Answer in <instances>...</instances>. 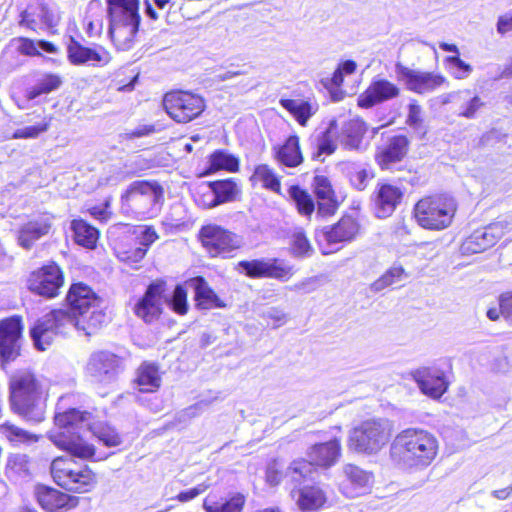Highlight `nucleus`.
Listing matches in <instances>:
<instances>
[{"label":"nucleus","instance_id":"obj_1","mask_svg":"<svg viewBox=\"0 0 512 512\" xmlns=\"http://www.w3.org/2000/svg\"><path fill=\"white\" fill-rule=\"evenodd\" d=\"M93 420L92 412L78 408L56 412L53 418L54 429L48 433V439L58 449L73 457L83 460L95 459V447L81 435L83 429L90 430Z\"/></svg>","mask_w":512,"mask_h":512},{"label":"nucleus","instance_id":"obj_2","mask_svg":"<svg viewBox=\"0 0 512 512\" xmlns=\"http://www.w3.org/2000/svg\"><path fill=\"white\" fill-rule=\"evenodd\" d=\"M48 397V390L29 369L18 370L9 379L10 408L27 422L40 423L45 419Z\"/></svg>","mask_w":512,"mask_h":512},{"label":"nucleus","instance_id":"obj_3","mask_svg":"<svg viewBox=\"0 0 512 512\" xmlns=\"http://www.w3.org/2000/svg\"><path fill=\"white\" fill-rule=\"evenodd\" d=\"M66 310L70 312L71 322L87 336L96 334L107 323L103 309V299L88 284L78 281L71 283L65 298Z\"/></svg>","mask_w":512,"mask_h":512},{"label":"nucleus","instance_id":"obj_4","mask_svg":"<svg viewBox=\"0 0 512 512\" xmlns=\"http://www.w3.org/2000/svg\"><path fill=\"white\" fill-rule=\"evenodd\" d=\"M435 435L422 428H407L399 432L391 444V457L408 468L428 467L438 454Z\"/></svg>","mask_w":512,"mask_h":512},{"label":"nucleus","instance_id":"obj_5","mask_svg":"<svg viewBox=\"0 0 512 512\" xmlns=\"http://www.w3.org/2000/svg\"><path fill=\"white\" fill-rule=\"evenodd\" d=\"M75 457L57 456L50 464V475L61 489L74 494L90 493L99 483V474Z\"/></svg>","mask_w":512,"mask_h":512},{"label":"nucleus","instance_id":"obj_6","mask_svg":"<svg viewBox=\"0 0 512 512\" xmlns=\"http://www.w3.org/2000/svg\"><path fill=\"white\" fill-rule=\"evenodd\" d=\"M71 324L70 312L60 307H54L38 317L29 327L35 349L41 352L50 349L69 334Z\"/></svg>","mask_w":512,"mask_h":512},{"label":"nucleus","instance_id":"obj_7","mask_svg":"<svg viewBox=\"0 0 512 512\" xmlns=\"http://www.w3.org/2000/svg\"><path fill=\"white\" fill-rule=\"evenodd\" d=\"M392 430V422L386 418L365 420L351 430L348 446L359 453L375 454L390 441Z\"/></svg>","mask_w":512,"mask_h":512},{"label":"nucleus","instance_id":"obj_8","mask_svg":"<svg viewBox=\"0 0 512 512\" xmlns=\"http://www.w3.org/2000/svg\"><path fill=\"white\" fill-rule=\"evenodd\" d=\"M456 209V202L451 196H428L416 203L414 217L422 228L438 231L450 226Z\"/></svg>","mask_w":512,"mask_h":512},{"label":"nucleus","instance_id":"obj_9","mask_svg":"<svg viewBox=\"0 0 512 512\" xmlns=\"http://www.w3.org/2000/svg\"><path fill=\"white\" fill-rule=\"evenodd\" d=\"M341 454V445L337 439L315 444L308 453L309 460H296L288 468L294 482L301 484L302 480L311 478L313 466L330 467L334 465Z\"/></svg>","mask_w":512,"mask_h":512},{"label":"nucleus","instance_id":"obj_10","mask_svg":"<svg viewBox=\"0 0 512 512\" xmlns=\"http://www.w3.org/2000/svg\"><path fill=\"white\" fill-rule=\"evenodd\" d=\"M199 239L211 257L231 258L244 245L243 237L217 224L201 227Z\"/></svg>","mask_w":512,"mask_h":512},{"label":"nucleus","instance_id":"obj_11","mask_svg":"<svg viewBox=\"0 0 512 512\" xmlns=\"http://www.w3.org/2000/svg\"><path fill=\"white\" fill-rule=\"evenodd\" d=\"M64 283V270L55 261H49L31 271L26 281L31 293L49 300L60 295Z\"/></svg>","mask_w":512,"mask_h":512},{"label":"nucleus","instance_id":"obj_12","mask_svg":"<svg viewBox=\"0 0 512 512\" xmlns=\"http://www.w3.org/2000/svg\"><path fill=\"white\" fill-rule=\"evenodd\" d=\"M167 114L178 123H188L205 109V101L199 95L186 91H172L163 97Z\"/></svg>","mask_w":512,"mask_h":512},{"label":"nucleus","instance_id":"obj_13","mask_svg":"<svg viewBox=\"0 0 512 512\" xmlns=\"http://www.w3.org/2000/svg\"><path fill=\"white\" fill-rule=\"evenodd\" d=\"M236 270L249 278H272L287 281L293 275V268L277 258L242 260Z\"/></svg>","mask_w":512,"mask_h":512},{"label":"nucleus","instance_id":"obj_14","mask_svg":"<svg viewBox=\"0 0 512 512\" xmlns=\"http://www.w3.org/2000/svg\"><path fill=\"white\" fill-rule=\"evenodd\" d=\"M512 231V222L501 220L475 230L462 244L466 253L476 254L494 246L506 233Z\"/></svg>","mask_w":512,"mask_h":512},{"label":"nucleus","instance_id":"obj_15","mask_svg":"<svg viewBox=\"0 0 512 512\" xmlns=\"http://www.w3.org/2000/svg\"><path fill=\"white\" fill-rule=\"evenodd\" d=\"M395 73L407 90L417 94L433 92L446 82V79L440 74L413 70L401 63H396Z\"/></svg>","mask_w":512,"mask_h":512},{"label":"nucleus","instance_id":"obj_16","mask_svg":"<svg viewBox=\"0 0 512 512\" xmlns=\"http://www.w3.org/2000/svg\"><path fill=\"white\" fill-rule=\"evenodd\" d=\"M34 497L45 512H69L79 505L78 497L45 484L35 486Z\"/></svg>","mask_w":512,"mask_h":512},{"label":"nucleus","instance_id":"obj_17","mask_svg":"<svg viewBox=\"0 0 512 512\" xmlns=\"http://www.w3.org/2000/svg\"><path fill=\"white\" fill-rule=\"evenodd\" d=\"M23 328V319L20 315L0 320V357L4 362L13 361L20 355Z\"/></svg>","mask_w":512,"mask_h":512},{"label":"nucleus","instance_id":"obj_18","mask_svg":"<svg viewBox=\"0 0 512 512\" xmlns=\"http://www.w3.org/2000/svg\"><path fill=\"white\" fill-rule=\"evenodd\" d=\"M67 59L75 66L90 63L93 66L103 67L109 64L112 56L103 46L87 47L82 45L75 37L70 36L66 45Z\"/></svg>","mask_w":512,"mask_h":512},{"label":"nucleus","instance_id":"obj_19","mask_svg":"<svg viewBox=\"0 0 512 512\" xmlns=\"http://www.w3.org/2000/svg\"><path fill=\"white\" fill-rule=\"evenodd\" d=\"M358 232V221L350 215H345L336 224L324 227L322 231L317 234V239L320 243L326 241L329 248L323 249L322 252L323 254H329L332 252L331 246L352 241Z\"/></svg>","mask_w":512,"mask_h":512},{"label":"nucleus","instance_id":"obj_20","mask_svg":"<svg viewBox=\"0 0 512 512\" xmlns=\"http://www.w3.org/2000/svg\"><path fill=\"white\" fill-rule=\"evenodd\" d=\"M109 15V35L118 49H124L128 40V0H106Z\"/></svg>","mask_w":512,"mask_h":512},{"label":"nucleus","instance_id":"obj_21","mask_svg":"<svg viewBox=\"0 0 512 512\" xmlns=\"http://www.w3.org/2000/svg\"><path fill=\"white\" fill-rule=\"evenodd\" d=\"M122 370V360L109 351L92 353L85 366V372L99 381L113 378Z\"/></svg>","mask_w":512,"mask_h":512},{"label":"nucleus","instance_id":"obj_22","mask_svg":"<svg viewBox=\"0 0 512 512\" xmlns=\"http://www.w3.org/2000/svg\"><path fill=\"white\" fill-rule=\"evenodd\" d=\"M164 291V282L151 283L141 300L135 306V314L145 323H152L161 315L164 301Z\"/></svg>","mask_w":512,"mask_h":512},{"label":"nucleus","instance_id":"obj_23","mask_svg":"<svg viewBox=\"0 0 512 512\" xmlns=\"http://www.w3.org/2000/svg\"><path fill=\"white\" fill-rule=\"evenodd\" d=\"M344 479L340 483L341 492L349 498L368 493L372 487L373 475L362 468L346 464L343 466Z\"/></svg>","mask_w":512,"mask_h":512},{"label":"nucleus","instance_id":"obj_24","mask_svg":"<svg viewBox=\"0 0 512 512\" xmlns=\"http://www.w3.org/2000/svg\"><path fill=\"white\" fill-rule=\"evenodd\" d=\"M400 94V88L384 78H374L368 88L359 96L358 105L362 108H371Z\"/></svg>","mask_w":512,"mask_h":512},{"label":"nucleus","instance_id":"obj_25","mask_svg":"<svg viewBox=\"0 0 512 512\" xmlns=\"http://www.w3.org/2000/svg\"><path fill=\"white\" fill-rule=\"evenodd\" d=\"M421 392L431 398H440L448 388L444 372L437 368L423 367L413 373Z\"/></svg>","mask_w":512,"mask_h":512},{"label":"nucleus","instance_id":"obj_26","mask_svg":"<svg viewBox=\"0 0 512 512\" xmlns=\"http://www.w3.org/2000/svg\"><path fill=\"white\" fill-rule=\"evenodd\" d=\"M403 191L389 183L378 184L374 196V209L378 218L390 216L400 204Z\"/></svg>","mask_w":512,"mask_h":512},{"label":"nucleus","instance_id":"obj_27","mask_svg":"<svg viewBox=\"0 0 512 512\" xmlns=\"http://www.w3.org/2000/svg\"><path fill=\"white\" fill-rule=\"evenodd\" d=\"M312 185L318 200L317 213L321 216L333 215L337 211L339 203L328 177L316 175Z\"/></svg>","mask_w":512,"mask_h":512},{"label":"nucleus","instance_id":"obj_28","mask_svg":"<svg viewBox=\"0 0 512 512\" xmlns=\"http://www.w3.org/2000/svg\"><path fill=\"white\" fill-rule=\"evenodd\" d=\"M291 496L303 512L318 511L327 501L326 493L317 485H303L292 490Z\"/></svg>","mask_w":512,"mask_h":512},{"label":"nucleus","instance_id":"obj_29","mask_svg":"<svg viewBox=\"0 0 512 512\" xmlns=\"http://www.w3.org/2000/svg\"><path fill=\"white\" fill-rule=\"evenodd\" d=\"M70 228L75 244L88 250H94L98 246L101 236L100 230L83 218H74Z\"/></svg>","mask_w":512,"mask_h":512},{"label":"nucleus","instance_id":"obj_30","mask_svg":"<svg viewBox=\"0 0 512 512\" xmlns=\"http://www.w3.org/2000/svg\"><path fill=\"white\" fill-rule=\"evenodd\" d=\"M337 130V121H329L328 127L314 136L312 143L314 150L311 154L312 159L324 161L325 156L332 155L337 149V143L334 134Z\"/></svg>","mask_w":512,"mask_h":512},{"label":"nucleus","instance_id":"obj_31","mask_svg":"<svg viewBox=\"0 0 512 512\" xmlns=\"http://www.w3.org/2000/svg\"><path fill=\"white\" fill-rule=\"evenodd\" d=\"M407 148V138L405 136H395L376 155V161L382 169H390L392 164L399 162L406 155Z\"/></svg>","mask_w":512,"mask_h":512},{"label":"nucleus","instance_id":"obj_32","mask_svg":"<svg viewBox=\"0 0 512 512\" xmlns=\"http://www.w3.org/2000/svg\"><path fill=\"white\" fill-rule=\"evenodd\" d=\"M366 124L359 118L343 123L340 132V143L346 150H358L366 133Z\"/></svg>","mask_w":512,"mask_h":512},{"label":"nucleus","instance_id":"obj_33","mask_svg":"<svg viewBox=\"0 0 512 512\" xmlns=\"http://www.w3.org/2000/svg\"><path fill=\"white\" fill-rule=\"evenodd\" d=\"M143 196L154 206L161 204L164 199L163 188L156 181L135 180L130 182V199Z\"/></svg>","mask_w":512,"mask_h":512},{"label":"nucleus","instance_id":"obj_34","mask_svg":"<svg viewBox=\"0 0 512 512\" xmlns=\"http://www.w3.org/2000/svg\"><path fill=\"white\" fill-rule=\"evenodd\" d=\"M135 384L140 392H155L161 384L158 365L143 362L137 370Z\"/></svg>","mask_w":512,"mask_h":512},{"label":"nucleus","instance_id":"obj_35","mask_svg":"<svg viewBox=\"0 0 512 512\" xmlns=\"http://www.w3.org/2000/svg\"><path fill=\"white\" fill-rule=\"evenodd\" d=\"M281 106L294 116L301 126H306L308 120L318 111V104L315 101L301 99H281Z\"/></svg>","mask_w":512,"mask_h":512},{"label":"nucleus","instance_id":"obj_36","mask_svg":"<svg viewBox=\"0 0 512 512\" xmlns=\"http://www.w3.org/2000/svg\"><path fill=\"white\" fill-rule=\"evenodd\" d=\"M0 435L12 446L29 445L39 441L40 436L25 430L11 421L0 424Z\"/></svg>","mask_w":512,"mask_h":512},{"label":"nucleus","instance_id":"obj_37","mask_svg":"<svg viewBox=\"0 0 512 512\" xmlns=\"http://www.w3.org/2000/svg\"><path fill=\"white\" fill-rule=\"evenodd\" d=\"M132 234L139 246L130 255V263H138L145 257L149 247L158 239V234L151 226H136Z\"/></svg>","mask_w":512,"mask_h":512},{"label":"nucleus","instance_id":"obj_38","mask_svg":"<svg viewBox=\"0 0 512 512\" xmlns=\"http://www.w3.org/2000/svg\"><path fill=\"white\" fill-rule=\"evenodd\" d=\"M12 42L17 43L16 50L19 54L35 57L40 56L41 53L38 48H41L43 51L49 54H55L58 52V48L48 40H34L28 37H16L12 39Z\"/></svg>","mask_w":512,"mask_h":512},{"label":"nucleus","instance_id":"obj_39","mask_svg":"<svg viewBox=\"0 0 512 512\" xmlns=\"http://www.w3.org/2000/svg\"><path fill=\"white\" fill-rule=\"evenodd\" d=\"M245 497L241 493H235L225 500H216L208 496L203 503L206 512H242L245 505Z\"/></svg>","mask_w":512,"mask_h":512},{"label":"nucleus","instance_id":"obj_40","mask_svg":"<svg viewBox=\"0 0 512 512\" xmlns=\"http://www.w3.org/2000/svg\"><path fill=\"white\" fill-rule=\"evenodd\" d=\"M51 225L47 221H29L19 232V243L22 247L29 249L33 243L42 236L49 233Z\"/></svg>","mask_w":512,"mask_h":512},{"label":"nucleus","instance_id":"obj_41","mask_svg":"<svg viewBox=\"0 0 512 512\" xmlns=\"http://www.w3.org/2000/svg\"><path fill=\"white\" fill-rule=\"evenodd\" d=\"M238 169L239 159L235 155L225 150H216L209 156L205 174L209 175L219 170L236 172Z\"/></svg>","mask_w":512,"mask_h":512},{"label":"nucleus","instance_id":"obj_42","mask_svg":"<svg viewBox=\"0 0 512 512\" xmlns=\"http://www.w3.org/2000/svg\"><path fill=\"white\" fill-rule=\"evenodd\" d=\"M62 84L63 79L59 74L52 72L44 73L37 84L27 90L26 98L28 100H34L41 95L58 90Z\"/></svg>","mask_w":512,"mask_h":512},{"label":"nucleus","instance_id":"obj_43","mask_svg":"<svg viewBox=\"0 0 512 512\" xmlns=\"http://www.w3.org/2000/svg\"><path fill=\"white\" fill-rule=\"evenodd\" d=\"M277 159L287 167H296L302 163L303 157L300 151L299 139L297 136H290L278 149Z\"/></svg>","mask_w":512,"mask_h":512},{"label":"nucleus","instance_id":"obj_44","mask_svg":"<svg viewBox=\"0 0 512 512\" xmlns=\"http://www.w3.org/2000/svg\"><path fill=\"white\" fill-rule=\"evenodd\" d=\"M288 196L300 215L305 217L312 215L315 210V203L307 190L299 185H292L288 189Z\"/></svg>","mask_w":512,"mask_h":512},{"label":"nucleus","instance_id":"obj_45","mask_svg":"<svg viewBox=\"0 0 512 512\" xmlns=\"http://www.w3.org/2000/svg\"><path fill=\"white\" fill-rule=\"evenodd\" d=\"M208 185L214 191L220 204L235 200L240 192L238 184L231 178L209 182Z\"/></svg>","mask_w":512,"mask_h":512},{"label":"nucleus","instance_id":"obj_46","mask_svg":"<svg viewBox=\"0 0 512 512\" xmlns=\"http://www.w3.org/2000/svg\"><path fill=\"white\" fill-rule=\"evenodd\" d=\"M195 300L200 309H211L220 307L219 298L215 292L207 285L203 278L197 279L195 289Z\"/></svg>","mask_w":512,"mask_h":512},{"label":"nucleus","instance_id":"obj_47","mask_svg":"<svg viewBox=\"0 0 512 512\" xmlns=\"http://www.w3.org/2000/svg\"><path fill=\"white\" fill-rule=\"evenodd\" d=\"M90 431L106 446L112 447L121 443V437L115 429L105 423L97 421L95 416Z\"/></svg>","mask_w":512,"mask_h":512},{"label":"nucleus","instance_id":"obj_48","mask_svg":"<svg viewBox=\"0 0 512 512\" xmlns=\"http://www.w3.org/2000/svg\"><path fill=\"white\" fill-rule=\"evenodd\" d=\"M251 180L261 182L264 188L273 192L279 193L280 191V180L268 165H258L254 170Z\"/></svg>","mask_w":512,"mask_h":512},{"label":"nucleus","instance_id":"obj_49","mask_svg":"<svg viewBox=\"0 0 512 512\" xmlns=\"http://www.w3.org/2000/svg\"><path fill=\"white\" fill-rule=\"evenodd\" d=\"M405 275L403 267L393 266L372 283L371 289L374 292H379L394 283L400 282Z\"/></svg>","mask_w":512,"mask_h":512},{"label":"nucleus","instance_id":"obj_50","mask_svg":"<svg viewBox=\"0 0 512 512\" xmlns=\"http://www.w3.org/2000/svg\"><path fill=\"white\" fill-rule=\"evenodd\" d=\"M30 467V458L26 454H11L8 456L5 471L8 475L28 474Z\"/></svg>","mask_w":512,"mask_h":512},{"label":"nucleus","instance_id":"obj_51","mask_svg":"<svg viewBox=\"0 0 512 512\" xmlns=\"http://www.w3.org/2000/svg\"><path fill=\"white\" fill-rule=\"evenodd\" d=\"M459 102H461L459 116L473 119L476 117L478 110L484 106V102L482 99L471 92L469 90V96L467 98H460Z\"/></svg>","mask_w":512,"mask_h":512},{"label":"nucleus","instance_id":"obj_52","mask_svg":"<svg viewBox=\"0 0 512 512\" xmlns=\"http://www.w3.org/2000/svg\"><path fill=\"white\" fill-rule=\"evenodd\" d=\"M51 118H45L44 121L37 125L28 126L25 128L17 129L13 132L12 139H34L39 135L48 131L50 127Z\"/></svg>","mask_w":512,"mask_h":512},{"label":"nucleus","instance_id":"obj_53","mask_svg":"<svg viewBox=\"0 0 512 512\" xmlns=\"http://www.w3.org/2000/svg\"><path fill=\"white\" fill-rule=\"evenodd\" d=\"M169 307L179 315H185L188 311L187 291L182 285H177L171 298L167 299Z\"/></svg>","mask_w":512,"mask_h":512},{"label":"nucleus","instance_id":"obj_54","mask_svg":"<svg viewBox=\"0 0 512 512\" xmlns=\"http://www.w3.org/2000/svg\"><path fill=\"white\" fill-rule=\"evenodd\" d=\"M374 177L372 170L365 165H357L350 172V182L359 191L364 190L368 182Z\"/></svg>","mask_w":512,"mask_h":512},{"label":"nucleus","instance_id":"obj_55","mask_svg":"<svg viewBox=\"0 0 512 512\" xmlns=\"http://www.w3.org/2000/svg\"><path fill=\"white\" fill-rule=\"evenodd\" d=\"M446 63L448 65L449 72L456 79H466L472 72V66L462 59L459 56H448L446 58Z\"/></svg>","mask_w":512,"mask_h":512},{"label":"nucleus","instance_id":"obj_56","mask_svg":"<svg viewBox=\"0 0 512 512\" xmlns=\"http://www.w3.org/2000/svg\"><path fill=\"white\" fill-rule=\"evenodd\" d=\"M110 198L105 197L101 202L87 207L86 212L100 222H107L111 219L112 213L109 209Z\"/></svg>","mask_w":512,"mask_h":512},{"label":"nucleus","instance_id":"obj_57","mask_svg":"<svg viewBox=\"0 0 512 512\" xmlns=\"http://www.w3.org/2000/svg\"><path fill=\"white\" fill-rule=\"evenodd\" d=\"M292 249L294 255L298 257L310 256L313 249L302 231H296L292 237Z\"/></svg>","mask_w":512,"mask_h":512},{"label":"nucleus","instance_id":"obj_58","mask_svg":"<svg viewBox=\"0 0 512 512\" xmlns=\"http://www.w3.org/2000/svg\"><path fill=\"white\" fill-rule=\"evenodd\" d=\"M165 129L164 124L157 123H141L130 131V140L132 138L146 137Z\"/></svg>","mask_w":512,"mask_h":512},{"label":"nucleus","instance_id":"obj_59","mask_svg":"<svg viewBox=\"0 0 512 512\" xmlns=\"http://www.w3.org/2000/svg\"><path fill=\"white\" fill-rule=\"evenodd\" d=\"M406 123L414 130H418L422 126V108L417 103L416 100H412L408 105V115Z\"/></svg>","mask_w":512,"mask_h":512},{"label":"nucleus","instance_id":"obj_60","mask_svg":"<svg viewBox=\"0 0 512 512\" xmlns=\"http://www.w3.org/2000/svg\"><path fill=\"white\" fill-rule=\"evenodd\" d=\"M502 316L512 324V292L503 293L499 298Z\"/></svg>","mask_w":512,"mask_h":512},{"label":"nucleus","instance_id":"obj_61","mask_svg":"<svg viewBox=\"0 0 512 512\" xmlns=\"http://www.w3.org/2000/svg\"><path fill=\"white\" fill-rule=\"evenodd\" d=\"M207 485L199 484L196 487L190 488L188 490L182 491L177 495V499L180 502H188L194 498H196L198 495L203 493L207 489Z\"/></svg>","mask_w":512,"mask_h":512},{"label":"nucleus","instance_id":"obj_62","mask_svg":"<svg viewBox=\"0 0 512 512\" xmlns=\"http://www.w3.org/2000/svg\"><path fill=\"white\" fill-rule=\"evenodd\" d=\"M198 204L204 208H213L220 205L214 191L210 188L209 191L203 193L197 200Z\"/></svg>","mask_w":512,"mask_h":512},{"label":"nucleus","instance_id":"obj_63","mask_svg":"<svg viewBox=\"0 0 512 512\" xmlns=\"http://www.w3.org/2000/svg\"><path fill=\"white\" fill-rule=\"evenodd\" d=\"M19 24L32 31H36L37 21L34 17V13L31 12L29 9L22 11L20 14Z\"/></svg>","mask_w":512,"mask_h":512},{"label":"nucleus","instance_id":"obj_64","mask_svg":"<svg viewBox=\"0 0 512 512\" xmlns=\"http://www.w3.org/2000/svg\"><path fill=\"white\" fill-rule=\"evenodd\" d=\"M497 31L500 34H505L512 31V10L499 17L497 22Z\"/></svg>","mask_w":512,"mask_h":512}]
</instances>
